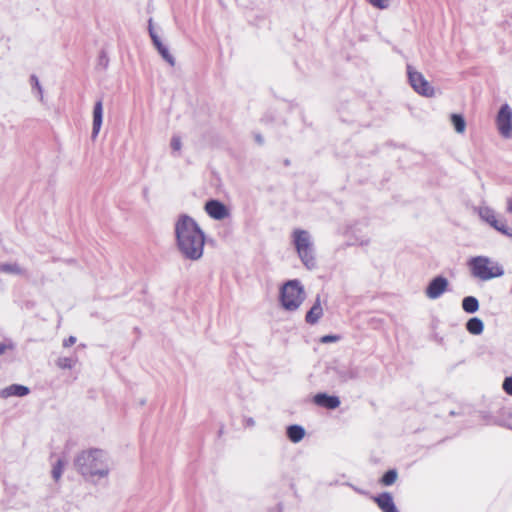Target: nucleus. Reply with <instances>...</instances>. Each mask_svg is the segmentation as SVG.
Instances as JSON below:
<instances>
[{"instance_id": "nucleus-24", "label": "nucleus", "mask_w": 512, "mask_h": 512, "mask_svg": "<svg viewBox=\"0 0 512 512\" xmlns=\"http://www.w3.org/2000/svg\"><path fill=\"white\" fill-rule=\"evenodd\" d=\"M397 479V473L395 470H389L382 477V483L384 485H392Z\"/></svg>"}, {"instance_id": "nucleus-11", "label": "nucleus", "mask_w": 512, "mask_h": 512, "mask_svg": "<svg viewBox=\"0 0 512 512\" xmlns=\"http://www.w3.org/2000/svg\"><path fill=\"white\" fill-rule=\"evenodd\" d=\"M103 121V104L102 101H97L93 108V124H92V139H96Z\"/></svg>"}, {"instance_id": "nucleus-26", "label": "nucleus", "mask_w": 512, "mask_h": 512, "mask_svg": "<svg viewBox=\"0 0 512 512\" xmlns=\"http://www.w3.org/2000/svg\"><path fill=\"white\" fill-rule=\"evenodd\" d=\"M1 270L10 273H20V268L17 265H2Z\"/></svg>"}, {"instance_id": "nucleus-12", "label": "nucleus", "mask_w": 512, "mask_h": 512, "mask_svg": "<svg viewBox=\"0 0 512 512\" xmlns=\"http://www.w3.org/2000/svg\"><path fill=\"white\" fill-rule=\"evenodd\" d=\"M314 403L328 409H335L340 405V400L336 396L319 393L314 396Z\"/></svg>"}, {"instance_id": "nucleus-7", "label": "nucleus", "mask_w": 512, "mask_h": 512, "mask_svg": "<svg viewBox=\"0 0 512 512\" xmlns=\"http://www.w3.org/2000/svg\"><path fill=\"white\" fill-rule=\"evenodd\" d=\"M496 129L504 139H512V108L503 104L495 118Z\"/></svg>"}, {"instance_id": "nucleus-16", "label": "nucleus", "mask_w": 512, "mask_h": 512, "mask_svg": "<svg viewBox=\"0 0 512 512\" xmlns=\"http://www.w3.org/2000/svg\"><path fill=\"white\" fill-rule=\"evenodd\" d=\"M375 501L383 512H398L394 505L392 496L388 493L381 494L379 497L375 498Z\"/></svg>"}, {"instance_id": "nucleus-8", "label": "nucleus", "mask_w": 512, "mask_h": 512, "mask_svg": "<svg viewBox=\"0 0 512 512\" xmlns=\"http://www.w3.org/2000/svg\"><path fill=\"white\" fill-rule=\"evenodd\" d=\"M477 212L479 217L487 222L489 225H491L494 229L497 231L508 235L509 229L504 221H500L497 219L495 211L488 206L482 205L477 208Z\"/></svg>"}, {"instance_id": "nucleus-1", "label": "nucleus", "mask_w": 512, "mask_h": 512, "mask_svg": "<svg viewBox=\"0 0 512 512\" xmlns=\"http://www.w3.org/2000/svg\"><path fill=\"white\" fill-rule=\"evenodd\" d=\"M175 243L184 259L198 261L204 254L206 235L189 215L181 214L174 223Z\"/></svg>"}, {"instance_id": "nucleus-2", "label": "nucleus", "mask_w": 512, "mask_h": 512, "mask_svg": "<svg viewBox=\"0 0 512 512\" xmlns=\"http://www.w3.org/2000/svg\"><path fill=\"white\" fill-rule=\"evenodd\" d=\"M73 465L85 482L97 485L108 481L112 460L110 454L103 449L87 448L75 456Z\"/></svg>"}, {"instance_id": "nucleus-5", "label": "nucleus", "mask_w": 512, "mask_h": 512, "mask_svg": "<svg viewBox=\"0 0 512 512\" xmlns=\"http://www.w3.org/2000/svg\"><path fill=\"white\" fill-rule=\"evenodd\" d=\"M293 241L299 257L309 269L315 266L313 248L310 234L305 230L297 229L293 232Z\"/></svg>"}, {"instance_id": "nucleus-19", "label": "nucleus", "mask_w": 512, "mask_h": 512, "mask_svg": "<svg viewBox=\"0 0 512 512\" xmlns=\"http://www.w3.org/2000/svg\"><path fill=\"white\" fill-rule=\"evenodd\" d=\"M462 308L467 313H475L479 309V302L473 296H467L462 301Z\"/></svg>"}, {"instance_id": "nucleus-14", "label": "nucleus", "mask_w": 512, "mask_h": 512, "mask_svg": "<svg viewBox=\"0 0 512 512\" xmlns=\"http://www.w3.org/2000/svg\"><path fill=\"white\" fill-rule=\"evenodd\" d=\"M323 316V308L321 305L320 297L318 296L315 303L306 314V322L309 324H315Z\"/></svg>"}, {"instance_id": "nucleus-6", "label": "nucleus", "mask_w": 512, "mask_h": 512, "mask_svg": "<svg viewBox=\"0 0 512 512\" xmlns=\"http://www.w3.org/2000/svg\"><path fill=\"white\" fill-rule=\"evenodd\" d=\"M407 76L412 89L419 95L432 98L436 95V90L425 76L416 70L413 66H407Z\"/></svg>"}, {"instance_id": "nucleus-28", "label": "nucleus", "mask_w": 512, "mask_h": 512, "mask_svg": "<svg viewBox=\"0 0 512 512\" xmlns=\"http://www.w3.org/2000/svg\"><path fill=\"white\" fill-rule=\"evenodd\" d=\"M503 389L506 391V393L512 395V377L505 379L503 383Z\"/></svg>"}, {"instance_id": "nucleus-9", "label": "nucleus", "mask_w": 512, "mask_h": 512, "mask_svg": "<svg viewBox=\"0 0 512 512\" xmlns=\"http://www.w3.org/2000/svg\"><path fill=\"white\" fill-rule=\"evenodd\" d=\"M448 286L449 282L445 277L437 276L429 282L425 290V295L429 299H437L447 291Z\"/></svg>"}, {"instance_id": "nucleus-18", "label": "nucleus", "mask_w": 512, "mask_h": 512, "mask_svg": "<svg viewBox=\"0 0 512 512\" xmlns=\"http://www.w3.org/2000/svg\"><path fill=\"white\" fill-rule=\"evenodd\" d=\"M287 435L292 442L297 443L303 439L305 431L301 426L292 425L288 427Z\"/></svg>"}, {"instance_id": "nucleus-21", "label": "nucleus", "mask_w": 512, "mask_h": 512, "mask_svg": "<svg viewBox=\"0 0 512 512\" xmlns=\"http://www.w3.org/2000/svg\"><path fill=\"white\" fill-rule=\"evenodd\" d=\"M170 147L174 155H179L183 147L182 138L178 135L172 136Z\"/></svg>"}, {"instance_id": "nucleus-4", "label": "nucleus", "mask_w": 512, "mask_h": 512, "mask_svg": "<svg viewBox=\"0 0 512 512\" xmlns=\"http://www.w3.org/2000/svg\"><path fill=\"white\" fill-rule=\"evenodd\" d=\"M306 297L304 286L299 280H289L280 289L279 300L286 311H296Z\"/></svg>"}, {"instance_id": "nucleus-27", "label": "nucleus", "mask_w": 512, "mask_h": 512, "mask_svg": "<svg viewBox=\"0 0 512 512\" xmlns=\"http://www.w3.org/2000/svg\"><path fill=\"white\" fill-rule=\"evenodd\" d=\"M340 339L337 335H325L323 336L320 341L321 343H331V342H337Z\"/></svg>"}, {"instance_id": "nucleus-22", "label": "nucleus", "mask_w": 512, "mask_h": 512, "mask_svg": "<svg viewBox=\"0 0 512 512\" xmlns=\"http://www.w3.org/2000/svg\"><path fill=\"white\" fill-rule=\"evenodd\" d=\"M65 468V461L59 459L52 469V477L55 481H59Z\"/></svg>"}, {"instance_id": "nucleus-13", "label": "nucleus", "mask_w": 512, "mask_h": 512, "mask_svg": "<svg viewBox=\"0 0 512 512\" xmlns=\"http://www.w3.org/2000/svg\"><path fill=\"white\" fill-rule=\"evenodd\" d=\"M150 36L153 40L155 47L157 48L158 52L161 54L163 59L165 61H167L171 66H174L175 65L174 57L170 54L168 48L160 41L158 35L156 33H154L151 28H150Z\"/></svg>"}, {"instance_id": "nucleus-15", "label": "nucleus", "mask_w": 512, "mask_h": 512, "mask_svg": "<svg viewBox=\"0 0 512 512\" xmlns=\"http://www.w3.org/2000/svg\"><path fill=\"white\" fill-rule=\"evenodd\" d=\"M29 393V389L26 386L13 384L10 385L0 391V396L2 398H8L11 396H25Z\"/></svg>"}, {"instance_id": "nucleus-17", "label": "nucleus", "mask_w": 512, "mask_h": 512, "mask_svg": "<svg viewBox=\"0 0 512 512\" xmlns=\"http://www.w3.org/2000/svg\"><path fill=\"white\" fill-rule=\"evenodd\" d=\"M466 329L473 335H479L483 332L484 325L481 319L474 317L468 320Z\"/></svg>"}, {"instance_id": "nucleus-25", "label": "nucleus", "mask_w": 512, "mask_h": 512, "mask_svg": "<svg viewBox=\"0 0 512 512\" xmlns=\"http://www.w3.org/2000/svg\"><path fill=\"white\" fill-rule=\"evenodd\" d=\"M73 364H74L73 361L67 357L60 358L57 361V365L63 369H65V368L71 369L73 367Z\"/></svg>"}, {"instance_id": "nucleus-31", "label": "nucleus", "mask_w": 512, "mask_h": 512, "mask_svg": "<svg viewBox=\"0 0 512 512\" xmlns=\"http://www.w3.org/2000/svg\"><path fill=\"white\" fill-rule=\"evenodd\" d=\"M507 212L512 214V199L507 200Z\"/></svg>"}, {"instance_id": "nucleus-29", "label": "nucleus", "mask_w": 512, "mask_h": 512, "mask_svg": "<svg viewBox=\"0 0 512 512\" xmlns=\"http://www.w3.org/2000/svg\"><path fill=\"white\" fill-rule=\"evenodd\" d=\"M76 342V338L74 336H70L63 342L64 347L72 346Z\"/></svg>"}, {"instance_id": "nucleus-23", "label": "nucleus", "mask_w": 512, "mask_h": 512, "mask_svg": "<svg viewBox=\"0 0 512 512\" xmlns=\"http://www.w3.org/2000/svg\"><path fill=\"white\" fill-rule=\"evenodd\" d=\"M373 8L378 10H387L391 6L392 0H366Z\"/></svg>"}, {"instance_id": "nucleus-32", "label": "nucleus", "mask_w": 512, "mask_h": 512, "mask_svg": "<svg viewBox=\"0 0 512 512\" xmlns=\"http://www.w3.org/2000/svg\"><path fill=\"white\" fill-rule=\"evenodd\" d=\"M7 348H11V346H7L6 344H0V355H1L2 353H4V351H5Z\"/></svg>"}, {"instance_id": "nucleus-3", "label": "nucleus", "mask_w": 512, "mask_h": 512, "mask_svg": "<svg viewBox=\"0 0 512 512\" xmlns=\"http://www.w3.org/2000/svg\"><path fill=\"white\" fill-rule=\"evenodd\" d=\"M471 275L483 281L504 275V269L498 262L486 257L476 256L468 261Z\"/></svg>"}, {"instance_id": "nucleus-30", "label": "nucleus", "mask_w": 512, "mask_h": 512, "mask_svg": "<svg viewBox=\"0 0 512 512\" xmlns=\"http://www.w3.org/2000/svg\"><path fill=\"white\" fill-rule=\"evenodd\" d=\"M31 80L34 82V84H35V86L37 87V89H38V91H39V94H40V96H41V98H42V97H43V96H42V91H41V87H40V85H39V81H38V79H37L35 76H33V77L31 78Z\"/></svg>"}, {"instance_id": "nucleus-10", "label": "nucleus", "mask_w": 512, "mask_h": 512, "mask_svg": "<svg viewBox=\"0 0 512 512\" xmlns=\"http://www.w3.org/2000/svg\"><path fill=\"white\" fill-rule=\"evenodd\" d=\"M204 209L206 213L215 220H223L230 216V210L217 200L206 202Z\"/></svg>"}, {"instance_id": "nucleus-20", "label": "nucleus", "mask_w": 512, "mask_h": 512, "mask_svg": "<svg viewBox=\"0 0 512 512\" xmlns=\"http://www.w3.org/2000/svg\"><path fill=\"white\" fill-rule=\"evenodd\" d=\"M451 122L454 126V129L457 133L463 134L466 129V121L464 117L460 114H452L450 116Z\"/></svg>"}]
</instances>
